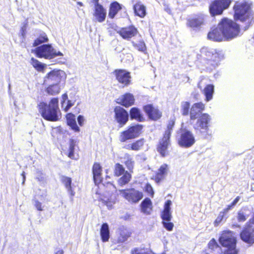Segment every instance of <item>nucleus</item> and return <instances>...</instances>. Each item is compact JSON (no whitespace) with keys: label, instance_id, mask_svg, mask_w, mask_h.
<instances>
[{"label":"nucleus","instance_id":"nucleus-1","mask_svg":"<svg viewBox=\"0 0 254 254\" xmlns=\"http://www.w3.org/2000/svg\"><path fill=\"white\" fill-rule=\"evenodd\" d=\"M240 27L231 19L224 18L218 26L212 29L208 34L209 39L214 41L230 40L236 38L239 34Z\"/></svg>","mask_w":254,"mask_h":254},{"label":"nucleus","instance_id":"nucleus-2","mask_svg":"<svg viewBox=\"0 0 254 254\" xmlns=\"http://www.w3.org/2000/svg\"><path fill=\"white\" fill-rule=\"evenodd\" d=\"M251 3L245 0L237 1L234 6V18L236 21L245 23L244 30L248 29L253 18V14L251 9Z\"/></svg>","mask_w":254,"mask_h":254},{"label":"nucleus","instance_id":"nucleus-3","mask_svg":"<svg viewBox=\"0 0 254 254\" xmlns=\"http://www.w3.org/2000/svg\"><path fill=\"white\" fill-rule=\"evenodd\" d=\"M58 99L53 98L49 104L44 102L39 104V112L46 120L55 122L59 120L60 111L58 106Z\"/></svg>","mask_w":254,"mask_h":254},{"label":"nucleus","instance_id":"nucleus-4","mask_svg":"<svg viewBox=\"0 0 254 254\" xmlns=\"http://www.w3.org/2000/svg\"><path fill=\"white\" fill-rule=\"evenodd\" d=\"M200 52L201 62L209 69L217 66L220 61L223 58V54L213 49L204 47L201 49Z\"/></svg>","mask_w":254,"mask_h":254},{"label":"nucleus","instance_id":"nucleus-5","mask_svg":"<svg viewBox=\"0 0 254 254\" xmlns=\"http://www.w3.org/2000/svg\"><path fill=\"white\" fill-rule=\"evenodd\" d=\"M36 54L39 58H44L47 59H51L57 56H63V54L57 51L53 48L51 45L45 44L36 49Z\"/></svg>","mask_w":254,"mask_h":254},{"label":"nucleus","instance_id":"nucleus-6","mask_svg":"<svg viewBox=\"0 0 254 254\" xmlns=\"http://www.w3.org/2000/svg\"><path fill=\"white\" fill-rule=\"evenodd\" d=\"M231 0H215L209 5V11L212 16L221 14L223 10L228 8Z\"/></svg>","mask_w":254,"mask_h":254},{"label":"nucleus","instance_id":"nucleus-7","mask_svg":"<svg viewBox=\"0 0 254 254\" xmlns=\"http://www.w3.org/2000/svg\"><path fill=\"white\" fill-rule=\"evenodd\" d=\"M219 242L222 247L225 248L236 245L235 233L230 230L223 231L219 238Z\"/></svg>","mask_w":254,"mask_h":254},{"label":"nucleus","instance_id":"nucleus-8","mask_svg":"<svg viewBox=\"0 0 254 254\" xmlns=\"http://www.w3.org/2000/svg\"><path fill=\"white\" fill-rule=\"evenodd\" d=\"M122 196L129 202L136 203L143 197V193L134 189L119 190Z\"/></svg>","mask_w":254,"mask_h":254},{"label":"nucleus","instance_id":"nucleus-9","mask_svg":"<svg viewBox=\"0 0 254 254\" xmlns=\"http://www.w3.org/2000/svg\"><path fill=\"white\" fill-rule=\"evenodd\" d=\"M142 129V126L136 125L130 127L127 130L122 132L120 136V140L125 142L127 140L137 137L139 136Z\"/></svg>","mask_w":254,"mask_h":254},{"label":"nucleus","instance_id":"nucleus-10","mask_svg":"<svg viewBox=\"0 0 254 254\" xmlns=\"http://www.w3.org/2000/svg\"><path fill=\"white\" fill-rule=\"evenodd\" d=\"M178 142L181 146L189 147L194 143L195 139L192 133L190 131L184 129L181 130Z\"/></svg>","mask_w":254,"mask_h":254},{"label":"nucleus","instance_id":"nucleus-11","mask_svg":"<svg viewBox=\"0 0 254 254\" xmlns=\"http://www.w3.org/2000/svg\"><path fill=\"white\" fill-rule=\"evenodd\" d=\"M241 240L250 245L254 244V226L247 223L240 233Z\"/></svg>","mask_w":254,"mask_h":254},{"label":"nucleus","instance_id":"nucleus-12","mask_svg":"<svg viewBox=\"0 0 254 254\" xmlns=\"http://www.w3.org/2000/svg\"><path fill=\"white\" fill-rule=\"evenodd\" d=\"M65 77V73L61 70H54L50 72L45 77L44 82L47 84H57Z\"/></svg>","mask_w":254,"mask_h":254},{"label":"nucleus","instance_id":"nucleus-13","mask_svg":"<svg viewBox=\"0 0 254 254\" xmlns=\"http://www.w3.org/2000/svg\"><path fill=\"white\" fill-rule=\"evenodd\" d=\"M115 119L120 127L124 126L128 120V114L123 108L117 106L114 109Z\"/></svg>","mask_w":254,"mask_h":254},{"label":"nucleus","instance_id":"nucleus-14","mask_svg":"<svg viewBox=\"0 0 254 254\" xmlns=\"http://www.w3.org/2000/svg\"><path fill=\"white\" fill-rule=\"evenodd\" d=\"M114 73L119 83L124 86H127L130 84L131 79L130 72L124 69H116Z\"/></svg>","mask_w":254,"mask_h":254},{"label":"nucleus","instance_id":"nucleus-15","mask_svg":"<svg viewBox=\"0 0 254 254\" xmlns=\"http://www.w3.org/2000/svg\"><path fill=\"white\" fill-rule=\"evenodd\" d=\"M170 144V137L167 135H164L163 138L159 140L157 147V151L162 157H165L168 155V148Z\"/></svg>","mask_w":254,"mask_h":254},{"label":"nucleus","instance_id":"nucleus-16","mask_svg":"<svg viewBox=\"0 0 254 254\" xmlns=\"http://www.w3.org/2000/svg\"><path fill=\"white\" fill-rule=\"evenodd\" d=\"M143 109L149 118L153 120H157L161 117V112L151 104L144 106Z\"/></svg>","mask_w":254,"mask_h":254},{"label":"nucleus","instance_id":"nucleus-17","mask_svg":"<svg viewBox=\"0 0 254 254\" xmlns=\"http://www.w3.org/2000/svg\"><path fill=\"white\" fill-rule=\"evenodd\" d=\"M134 100L133 95L131 93H127L118 98L117 102L123 106L128 107L134 104Z\"/></svg>","mask_w":254,"mask_h":254},{"label":"nucleus","instance_id":"nucleus-18","mask_svg":"<svg viewBox=\"0 0 254 254\" xmlns=\"http://www.w3.org/2000/svg\"><path fill=\"white\" fill-rule=\"evenodd\" d=\"M204 105L201 102L194 104L190 111V120H194L200 117V115L204 109Z\"/></svg>","mask_w":254,"mask_h":254},{"label":"nucleus","instance_id":"nucleus-19","mask_svg":"<svg viewBox=\"0 0 254 254\" xmlns=\"http://www.w3.org/2000/svg\"><path fill=\"white\" fill-rule=\"evenodd\" d=\"M118 33L125 39H129L137 34V30L133 26L123 28Z\"/></svg>","mask_w":254,"mask_h":254},{"label":"nucleus","instance_id":"nucleus-20","mask_svg":"<svg viewBox=\"0 0 254 254\" xmlns=\"http://www.w3.org/2000/svg\"><path fill=\"white\" fill-rule=\"evenodd\" d=\"M204 22V15L199 14L196 15L188 20L187 25L193 28H197L203 25Z\"/></svg>","mask_w":254,"mask_h":254},{"label":"nucleus","instance_id":"nucleus-21","mask_svg":"<svg viewBox=\"0 0 254 254\" xmlns=\"http://www.w3.org/2000/svg\"><path fill=\"white\" fill-rule=\"evenodd\" d=\"M198 118L195 124V127L197 129H206L208 127V123L211 119L210 116L207 114H203Z\"/></svg>","mask_w":254,"mask_h":254},{"label":"nucleus","instance_id":"nucleus-22","mask_svg":"<svg viewBox=\"0 0 254 254\" xmlns=\"http://www.w3.org/2000/svg\"><path fill=\"white\" fill-rule=\"evenodd\" d=\"M102 167L99 163H95L92 168L93 179L95 184L100 183L102 180Z\"/></svg>","mask_w":254,"mask_h":254},{"label":"nucleus","instance_id":"nucleus-23","mask_svg":"<svg viewBox=\"0 0 254 254\" xmlns=\"http://www.w3.org/2000/svg\"><path fill=\"white\" fill-rule=\"evenodd\" d=\"M93 15L99 22H103L106 17V10L103 6H97L94 8Z\"/></svg>","mask_w":254,"mask_h":254},{"label":"nucleus","instance_id":"nucleus-24","mask_svg":"<svg viewBox=\"0 0 254 254\" xmlns=\"http://www.w3.org/2000/svg\"><path fill=\"white\" fill-rule=\"evenodd\" d=\"M169 171V166L166 164L162 165L158 169L155 176V180L159 182L164 179L167 175Z\"/></svg>","mask_w":254,"mask_h":254},{"label":"nucleus","instance_id":"nucleus-25","mask_svg":"<svg viewBox=\"0 0 254 254\" xmlns=\"http://www.w3.org/2000/svg\"><path fill=\"white\" fill-rule=\"evenodd\" d=\"M172 202L170 200H168L164 205V209L161 215V217L164 221H170L172 218L171 213L170 212V206Z\"/></svg>","mask_w":254,"mask_h":254},{"label":"nucleus","instance_id":"nucleus-26","mask_svg":"<svg viewBox=\"0 0 254 254\" xmlns=\"http://www.w3.org/2000/svg\"><path fill=\"white\" fill-rule=\"evenodd\" d=\"M141 211L146 214H150L152 210V203L149 198H145L140 204Z\"/></svg>","mask_w":254,"mask_h":254},{"label":"nucleus","instance_id":"nucleus-27","mask_svg":"<svg viewBox=\"0 0 254 254\" xmlns=\"http://www.w3.org/2000/svg\"><path fill=\"white\" fill-rule=\"evenodd\" d=\"M130 116L131 119H134L138 122H143L144 118L141 114L140 111L137 108H132L130 110Z\"/></svg>","mask_w":254,"mask_h":254},{"label":"nucleus","instance_id":"nucleus-28","mask_svg":"<svg viewBox=\"0 0 254 254\" xmlns=\"http://www.w3.org/2000/svg\"><path fill=\"white\" fill-rule=\"evenodd\" d=\"M250 211L247 207L242 208L238 212L237 220L239 222H244L249 217Z\"/></svg>","mask_w":254,"mask_h":254},{"label":"nucleus","instance_id":"nucleus-29","mask_svg":"<svg viewBox=\"0 0 254 254\" xmlns=\"http://www.w3.org/2000/svg\"><path fill=\"white\" fill-rule=\"evenodd\" d=\"M67 125L75 131H79V128L76 124L75 116L72 114H68L66 115Z\"/></svg>","mask_w":254,"mask_h":254},{"label":"nucleus","instance_id":"nucleus-30","mask_svg":"<svg viewBox=\"0 0 254 254\" xmlns=\"http://www.w3.org/2000/svg\"><path fill=\"white\" fill-rule=\"evenodd\" d=\"M117 198L116 195L111 194L110 197L105 196L101 198V200L104 203L109 209H112L113 205L115 204Z\"/></svg>","mask_w":254,"mask_h":254},{"label":"nucleus","instance_id":"nucleus-31","mask_svg":"<svg viewBox=\"0 0 254 254\" xmlns=\"http://www.w3.org/2000/svg\"><path fill=\"white\" fill-rule=\"evenodd\" d=\"M61 180L63 184L64 185L65 187L67 190V191L70 193L71 197L74 195L75 192L72 190L71 187V179L70 178L62 176Z\"/></svg>","mask_w":254,"mask_h":254},{"label":"nucleus","instance_id":"nucleus-32","mask_svg":"<svg viewBox=\"0 0 254 254\" xmlns=\"http://www.w3.org/2000/svg\"><path fill=\"white\" fill-rule=\"evenodd\" d=\"M100 235L103 242H107L110 237L109 226L107 223H104L101 226Z\"/></svg>","mask_w":254,"mask_h":254},{"label":"nucleus","instance_id":"nucleus-33","mask_svg":"<svg viewBox=\"0 0 254 254\" xmlns=\"http://www.w3.org/2000/svg\"><path fill=\"white\" fill-rule=\"evenodd\" d=\"M121 5L118 2L112 3L110 6L109 16L111 18H113L117 14L118 11L121 9Z\"/></svg>","mask_w":254,"mask_h":254},{"label":"nucleus","instance_id":"nucleus-34","mask_svg":"<svg viewBox=\"0 0 254 254\" xmlns=\"http://www.w3.org/2000/svg\"><path fill=\"white\" fill-rule=\"evenodd\" d=\"M135 14L140 17H144L146 15L145 7L140 3L135 4L133 6Z\"/></svg>","mask_w":254,"mask_h":254},{"label":"nucleus","instance_id":"nucleus-35","mask_svg":"<svg viewBox=\"0 0 254 254\" xmlns=\"http://www.w3.org/2000/svg\"><path fill=\"white\" fill-rule=\"evenodd\" d=\"M203 92L205 96L206 101L211 100L214 93V86L212 84L207 85L203 89Z\"/></svg>","mask_w":254,"mask_h":254},{"label":"nucleus","instance_id":"nucleus-36","mask_svg":"<svg viewBox=\"0 0 254 254\" xmlns=\"http://www.w3.org/2000/svg\"><path fill=\"white\" fill-rule=\"evenodd\" d=\"M144 144V141L143 139H140L136 141L132 144H129L127 145V148L128 149H131L133 150L137 151L140 149Z\"/></svg>","mask_w":254,"mask_h":254},{"label":"nucleus","instance_id":"nucleus-37","mask_svg":"<svg viewBox=\"0 0 254 254\" xmlns=\"http://www.w3.org/2000/svg\"><path fill=\"white\" fill-rule=\"evenodd\" d=\"M46 91L50 95H55L60 93V88L59 84H51V85L47 88Z\"/></svg>","mask_w":254,"mask_h":254},{"label":"nucleus","instance_id":"nucleus-38","mask_svg":"<svg viewBox=\"0 0 254 254\" xmlns=\"http://www.w3.org/2000/svg\"><path fill=\"white\" fill-rule=\"evenodd\" d=\"M48 41V38L46 34L44 32H42L39 36L34 41L33 46L36 47L39 45L47 42Z\"/></svg>","mask_w":254,"mask_h":254},{"label":"nucleus","instance_id":"nucleus-39","mask_svg":"<svg viewBox=\"0 0 254 254\" xmlns=\"http://www.w3.org/2000/svg\"><path fill=\"white\" fill-rule=\"evenodd\" d=\"M208 245L209 249L213 251H217L219 254H221V248L214 239L211 240Z\"/></svg>","mask_w":254,"mask_h":254},{"label":"nucleus","instance_id":"nucleus-40","mask_svg":"<svg viewBox=\"0 0 254 254\" xmlns=\"http://www.w3.org/2000/svg\"><path fill=\"white\" fill-rule=\"evenodd\" d=\"M76 146V141L72 139L69 140V152L68 156L71 159H74V149L75 147Z\"/></svg>","mask_w":254,"mask_h":254},{"label":"nucleus","instance_id":"nucleus-41","mask_svg":"<svg viewBox=\"0 0 254 254\" xmlns=\"http://www.w3.org/2000/svg\"><path fill=\"white\" fill-rule=\"evenodd\" d=\"M175 118H171L167 124V129L165 132L164 135H167L168 137H170L171 131L173 130V128L175 125Z\"/></svg>","mask_w":254,"mask_h":254},{"label":"nucleus","instance_id":"nucleus-42","mask_svg":"<svg viewBox=\"0 0 254 254\" xmlns=\"http://www.w3.org/2000/svg\"><path fill=\"white\" fill-rule=\"evenodd\" d=\"M31 64L37 70L41 71L44 68V64L33 58L31 59Z\"/></svg>","mask_w":254,"mask_h":254},{"label":"nucleus","instance_id":"nucleus-43","mask_svg":"<svg viewBox=\"0 0 254 254\" xmlns=\"http://www.w3.org/2000/svg\"><path fill=\"white\" fill-rule=\"evenodd\" d=\"M131 178V175L129 173L126 172L124 175L119 180V184L120 186H123L127 184Z\"/></svg>","mask_w":254,"mask_h":254},{"label":"nucleus","instance_id":"nucleus-44","mask_svg":"<svg viewBox=\"0 0 254 254\" xmlns=\"http://www.w3.org/2000/svg\"><path fill=\"white\" fill-rule=\"evenodd\" d=\"M190 104L188 102H183L181 103V111L183 116H187L189 114Z\"/></svg>","mask_w":254,"mask_h":254},{"label":"nucleus","instance_id":"nucleus-45","mask_svg":"<svg viewBox=\"0 0 254 254\" xmlns=\"http://www.w3.org/2000/svg\"><path fill=\"white\" fill-rule=\"evenodd\" d=\"M126 160L125 161V163L129 170L133 169V161H132V159L128 155H126L125 158Z\"/></svg>","mask_w":254,"mask_h":254},{"label":"nucleus","instance_id":"nucleus-46","mask_svg":"<svg viewBox=\"0 0 254 254\" xmlns=\"http://www.w3.org/2000/svg\"><path fill=\"white\" fill-rule=\"evenodd\" d=\"M226 248L224 254H238L239 250L236 249V245L226 247Z\"/></svg>","mask_w":254,"mask_h":254},{"label":"nucleus","instance_id":"nucleus-47","mask_svg":"<svg viewBox=\"0 0 254 254\" xmlns=\"http://www.w3.org/2000/svg\"><path fill=\"white\" fill-rule=\"evenodd\" d=\"M132 44L139 51L144 52L146 50L145 44L143 41H140L137 44L132 42Z\"/></svg>","mask_w":254,"mask_h":254},{"label":"nucleus","instance_id":"nucleus-48","mask_svg":"<svg viewBox=\"0 0 254 254\" xmlns=\"http://www.w3.org/2000/svg\"><path fill=\"white\" fill-rule=\"evenodd\" d=\"M124 172L125 169L122 165L120 164H116L115 169V174L117 176H121Z\"/></svg>","mask_w":254,"mask_h":254},{"label":"nucleus","instance_id":"nucleus-49","mask_svg":"<svg viewBox=\"0 0 254 254\" xmlns=\"http://www.w3.org/2000/svg\"><path fill=\"white\" fill-rule=\"evenodd\" d=\"M129 237V235L125 231H123L120 233V236L119 237V241L123 243L126 241Z\"/></svg>","mask_w":254,"mask_h":254},{"label":"nucleus","instance_id":"nucleus-50","mask_svg":"<svg viewBox=\"0 0 254 254\" xmlns=\"http://www.w3.org/2000/svg\"><path fill=\"white\" fill-rule=\"evenodd\" d=\"M132 254H149L148 252L144 249L135 248L131 251Z\"/></svg>","mask_w":254,"mask_h":254},{"label":"nucleus","instance_id":"nucleus-51","mask_svg":"<svg viewBox=\"0 0 254 254\" xmlns=\"http://www.w3.org/2000/svg\"><path fill=\"white\" fill-rule=\"evenodd\" d=\"M163 226L168 231L172 230L174 224L172 222H170V221H163Z\"/></svg>","mask_w":254,"mask_h":254},{"label":"nucleus","instance_id":"nucleus-52","mask_svg":"<svg viewBox=\"0 0 254 254\" xmlns=\"http://www.w3.org/2000/svg\"><path fill=\"white\" fill-rule=\"evenodd\" d=\"M33 203L36 209L39 211H43V209L42 206V203L37 199L33 200Z\"/></svg>","mask_w":254,"mask_h":254},{"label":"nucleus","instance_id":"nucleus-53","mask_svg":"<svg viewBox=\"0 0 254 254\" xmlns=\"http://www.w3.org/2000/svg\"><path fill=\"white\" fill-rule=\"evenodd\" d=\"M240 199V197L239 196H237L235 199L232 202V203L230 205H228L227 206V207H226L228 210H230V209H232V208L233 207H234L237 203L239 201Z\"/></svg>","mask_w":254,"mask_h":254},{"label":"nucleus","instance_id":"nucleus-54","mask_svg":"<svg viewBox=\"0 0 254 254\" xmlns=\"http://www.w3.org/2000/svg\"><path fill=\"white\" fill-rule=\"evenodd\" d=\"M145 190L149 194H151L152 196H153L154 194V191L152 189V187L149 184H147L145 187Z\"/></svg>","mask_w":254,"mask_h":254},{"label":"nucleus","instance_id":"nucleus-55","mask_svg":"<svg viewBox=\"0 0 254 254\" xmlns=\"http://www.w3.org/2000/svg\"><path fill=\"white\" fill-rule=\"evenodd\" d=\"M225 216L224 215V213L220 212L218 216L216 218L215 223L218 224L220 223L223 220L224 217Z\"/></svg>","mask_w":254,"mask_h":254},{"label":"nucleus","instance_id":"nucleus-56","mask_svg":"<svg viewBox=\"0 0 254 254\" xmlns=\"http://www.w3.org/2000/svg\"><path fill=\"white\" fill-rule=\"evenodd\" d=\"M77 121H78V124L80 126H83V125L84 124V117L81 115H79L77 118Z\"/></svg>","mask_w":254,"mask_h":254},{"label":"nucleus","instance_id":"nucleus-57","mask_svg":"<svg viewBox=\"0 0 254 254\" xmlns=\"http://www.w3.org/2000/svg\"><path fill=\"white\" fill-rule=\"evenodd\" d=\"M73 105V103L71 101L68 100L67 101V104L64 109L65 111L67 112L69 110V109Z\"/></svg>","mask_w":254,"mask_h":254},{"label":"nucleus","instance_id":"nucleus-58","mask_svg":"<svg viewBox=\"0 0 254 254\" xmlns=\"http://www.w3.org/2000/svg\"><path fill=\"white\" fill-rule=\"evenodd\" d=\"M99 0H93V2L94 3V8L97 7V6H102V5L99 3Z\"/></svg>","mask_w":254,"mask_h":254},{"label":"nucleus","instance_id":"nucleus-59","mask_svg":"<svg viewBox=\"0 0 254 254\" xmlns=\"http://www.w3.org/2000/svg\"><path fill=\"white\" fill-rule=\"evenodd\" d=\"M249 224H251V223L254 224V214L253 216V217L250 219L249 220Z\"/></svg>","mask_w":254,"mask_h":254},{"label":"nucleus","instance_id":"nucleus-60","mask_svg":"<svg viewBox=\"0 0 254 254\" xmlns=\"http://www.w3.org/2000/svg\"><path fill=\"white\" fill-rule=\"evenodd\" d=\"M229 211V210H228V209L227 208H225V209L223 210V211L222 212H221V213H224V215L225 216V215L227 213H228V212Z\"/></svg>","mask_w":254,"mask_h":254},{"label":"nucleus","instance_id":"nucleus-61","mask_svg":"<svg viewBox=\"0 0 254 254\" xmlns=\"http://www.w3.org/2000/svg\"><path fill=\"white\" fill-rule=\"evenodd\" d=\"M55 254H64V251L62 250H60L58 251Z\"/></svg>","mask_w":254,"mask_h":254},{"label":"nucleus","instance_id":"nucleus-62","mask_svg":"<svg viewBox=\"0 0 254 254\" xmlns=\"http://www.w3.org/2000/svg\"><path fill=\"white\" fill-rule=\"evenodd\" d=\"M22 176H23V182H22V184H24V182H25V176L24 172H23V173L22 174Z\"/></svg>","mask_w":254,"mask_h":254},{"label":"nucleus","instance_id":"nucleus-63","mask_svg":"<svg viewBox=\"0 0 254 254\" xmlns=\"http://www.w3.org/2000/svg\"><path fill=\"white\" fill-rule=\"evenodd\" d=\"M108 185H109V187L110 188H113V189H114L116 191V188L115 187V186L113 184H109Z\"/></svg>","mask_w":254,"mask_h":254},{"label":"nucleus","instance_id":"nucleus-64","mask_svg":"<svg viewBox=\"0 0 254 254\" xmlns=\"http://www.w3.org/2000/svg\"><path fill=\"white\" fill-rule=\"evenodd\" d=\"M77 4L79 5L80 6H83V3L80 1H78L77 2Z\"/></svg>","mask_w":254,"mask_h":254}]
</instances>
